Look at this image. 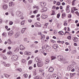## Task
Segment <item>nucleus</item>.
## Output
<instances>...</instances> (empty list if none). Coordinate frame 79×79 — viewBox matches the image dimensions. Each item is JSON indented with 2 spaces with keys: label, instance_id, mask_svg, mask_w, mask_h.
Returning a JSON list of instances; mask_svg holds the SVG:
<instances>
[{
  "label": "nucleus",
  "instance_id": "1",
  "mask_svg": "<svg viewBox=\"0 0 79 79\" xmlns=\"http://www.w3.org/2000/svg\"><path fill=\"white\" fill-rule=\"evenodd\" d=\"M18 59V56L16 55H15L12 57V60L13 61H16Z\"/></svg>",
  "mask_w": 79,
  "mask_h": 79
},
{
  "label": "nucleus",
  "instance_id": "2",
  "mask_svg": "<svg viewBox=\"0 0 79 79\" xmlns=\"http://www.w3.org/2000/svg\"><path fill=\"white\" fill-rule=\"evenodd\" d=\"M43 64H44L43 62L42 61H40L37 63V65L38 67H42L43 66Z\"/></svg>",
  "mask_w": 79,
  "mask_h": 79
},
{
  "label": "nucleus",
  "instance_id": "3",
  "mask_svg": "<svg viewBox=\"0 0 79 79\" xmlns=\"http://www.w3.org/2000/svg\"><path fill=\"white\" fill-rule=\"evenodd\" d=\"M60 61H61V63H64V64H65V63H68V61H66V60L64 58H62Z\"/></svg>",
  "mask_w": 79,
  "mask_h": 79
},
{
  "label": "nucleus",
  "instance_id": "4",
  "mask_svg": "<svg viewBox=\"0 0 79 79\" xmlns=\"http://www.w3.org/2000/svg\"><path fill=\"white\" fill-rule=\"evenodd\" d=\"M19 35H20V32H16L14 35V37H15V38H18Z\"/></svg>",
  "mask_w": 79,
  "mask_h": 79
},
{
  "label": "nucleus",
  "instance_id": "5",
  "mask_svg": "<svg viewBox=\"0 0 79 79\" xmlns=\"http://www.w3.org/2000/svg\"><path fill=\"white\" fill-rule=\"evenodd\" d=\"M14 32L13 31V30H10L8 33V35L9 36H12L13 35Z\"/></svg>",
  "mask_w": 79,
  "mask_h": 79
},
{
  "label": "nucleus",
  "instance_id": "6",
  "mask_svg": "<svg viewBox=\"0 0 79 79\" xmlns=\"http://www.w3.org/2000/svg\"><path fill=\"white\" fill-rule=\"evenodd\" d=\"M40 5L41 8H44V7H45L46 6V3L44 2H42L40 4Z\"/></svg>",
  "mask_w": 79,
  "mask_h": 79
},
{
  "label": "nucleus",
  "instance_id": "7",
  "mask_svg": "<svg viewBox=\"0 0 79 79\" xmlns=\"http://www.w3.org/2000/svg\"><path fill=\"white\" fill-rule=\"evenodd\" d=\"M35 26L36 27H41L42 25L39 22H36L35 23Z\"/></svg>",
  "mask_w": 79,
  "mask_h": 79
},
{
  "label": "nucleus",
  "instance_id": "8",
  "mask_svg": "<svg viewBox=\"0 0 79 79\" xmlns=\"http://www.w3.org/2000/svg\"><path fill=\"white\" fill-rule=\"evenodd\" d=\"M16 15L18 16H23V14L22 13L18 11L17 12Z\"/></svg>",
  "mask_w": 79,
  "mask_h": 79
},
{
  "label": "nucleus",
  "instance_id": "9",
  "mask_svg": "<svg viewBox=\"0 0 79 79\" xmlns=\"http://www.w3.org/2000/svg\"><path fill=\"white\" fill-rule=\"evenodd\" d=\"M66 11V12L67 13H69V6H67Z\"/></svg>",
  "mask_w": 79,
  "mask_h": 79
},
{
  "label": "nucleus",
  "instance_id": "10",
  "mask_svg": "<svg viewBox=\"0 0 79 79\" xmlns=\"http://www.w3.org/2000/svg\"><path fill=\"white\" fill-rule=\"evenodd\" d=\"M15 5V4L13 2H10L9 3V6H13Z\"/></svg>",
  "mask_w": 79,
  "mask_h": 79
},
{
  "label": "nucleus",
  "instance_id": "11",
  "mask_svg": "<svg viewBox=\"0 0 79 79\" xmlns=\"http://www.w3.org/2000/svg\"><path fill=\"white\" fill-rule=\"evenodd\" d=\"M47 10V7H44L42 9L41 11V12H45Z\"/></svg>",
  "mask_w": 79,
  "mask_h": 79
},
{
  "label": "nucleus",
  "instance_id": "12",
  "mask_svg": "<svg viewBox=\"0 0 79 79\" xmlns=\"http://www.w3.org/2000/svg\"><path fill=\"white\" fill-rule=\"evenodd\" d=\"M48 71L49 72H50V73H52V72H53V71H54V69H53V68L52 67H50Z\"/></svg>",
  "mask_w": 79,
  "mask_h": 79
},
{
  "label": "nucleus",
  "instance_id": "13",
  "mask_svg": "<svg viewBox=\"0 0 79 79\" xmlns=\"http://www.w3.org/2000/svg\"><path fill=\"white\" fill-rule=\"evenodd\" d=\"M2 7L4 10H6L8 8V6L6 4H5L2 6Z\"/></svg>",
  "mask_w": 79,
  "mask_h": 79
},
{
  "label": "nucleus",
  "instance_id": "14",
  "mask_svg": "<svg viewBox=\"0 0 79 79\" xmlns=\"http://www.w3.org/2000/svg\"><path fill=\"white\" fill-rule=\"evenodd\" d=\"M20 49L21 50H23L25 49V47L23 45H21L20 46Z\"/></svg>",
  "mask_w": 79,
  "mask_h": 79
},
{
  "label": "nucleus",
  "instance_id": "15",
  "mask_svg": "<svg viewBox=\"0 0 79 79\" xmlns=\"http://www.w3.org/2000/svg\"><path fill=\"white\" fill-rule=\"evenodd\" d=\"M42 18L43 19H46L48 17V16L47 15H45L44 14H42Z\"/></svg>",
  "mask_w": 79,
  "mask_h": 79
},
{
  "label": "nucleus",
  "instance_id": "16",
  "mask_svg": "<svg viewBox=\"0 0 79 79\" xmlns=\"http://www.w3.org/2000/svg\"><path fill=\"white\" fill-rule=\"evenodd\" d=\"M74 42H77V40H78V39L76 37H74L72 38Z\"/></svg>",
  "mask_w": 79,
  "mask_h": 79
},
{
  "label": "nucleus",
  "instance_id": "17",
  "mask_svg": "<svg viewBox=\"0 0 79 79\" xmlns=\"http://www.w3.org/2000/svg\"><path fill=\"white\" fill-rule=\"evenodd\" d=\"M62 58L61 56H58L57 57V59L58 60L60 61H61Z\"/></svg>",
  "mask_w": 79,
  "mask_h": 79
},
{
  "label": "nucleus",
  "instance_id": "18",
  "mask_svg": "<svg viewBox=\"0 0 79 79\" xmlns=\"http://www.w3.org/2000/svg\"><path fill=\"white\" fill-rule=\"evenodd\" d=\"M58 45L56 44L54 45L53 46V47L54 49H56V48H58Z\"/></svg>",
  "mask_w": 79,
  "mask_h": 79
},
{
  "label": "nucleus",
  "instance_id": "19",
  "mask_svg": "<svg viewBox=\"0 0 79 79\" xmlns=\"http://www.w3.org/2000/svg\"><path fill=\"white\" fill-rule=\"evenodd\" d=\"M51 60H56V57L55 56H52L51 57Z\"/></svg>",
  "mask_w": 79,
  "mask_h": 79
},
{
  "label": "nucleus",
  "instance_id": "20",
  "mask_svg": "<svg viewBox=\"0 0 79 79\" xmlns=\"http://www.w3.org/2000/svg\"><path fill=\"white\" fill-rule=\"evenodd\" d=\"M26 29V28H23L21 30V33H22V34H24V31H25V29Z\"/></svg>",
  "mask_w": 79,
  "mask_h": 79
},
{
  "label": "nucleus",
  "instance_id": "21",
  "mask_svg": "<svg viewBox=\"0 0 79 79\" xmlns=\"http://www.w3.org/2000/svg\"><path fill=\"white\" fill-rule=\"evenodd\" d=\"M59 34V35H63L64 34V33L62 31H60L58 32Z\"/></svg>",
  "mask_w": 79,
  "mask_h": 79
},
{
  "label": "nucleus",
  "instance_id": "22",
  "mask_svg": "<svg viewBox=\"0 0 79 79\" xmlns=\"http://www.w3.org/2000/svg\"><path fill=\"white\" fill-rule=\"evenodd\" d=\"M7 43L9 44H11V40L10 39H9L8 40Z\"/></svg>",
  "mask_w": 79,
  "mask_h": 79
},
{
  "label": "nucleus",
  "instance_id": "23",
  "mask_svg": "<svg viewBox=\"0 0 79 79\" xmlns=\"http://www.w3.org/2000/svg\"><path fill=\"white\" fill-rule=\"evenodd\" d=\"M75 74V73H70V77H73V76H74Z\"/></svg>",
  "mask_w": 79,
  "mask_h": 79
},
{
  "label": "nucleus",
  "instance_id": "24",
  "mask_svg": "<svg viewBox=\"0 0 79 79\" xmlns=\"http://www.w3.org/2000/svg\"><path fill=\"white\" fill-rule=\"evenodd\" d=\"M76 0H74L72 2V5H74L75 4H76Z\"/></svg>",
  "mask_w": 79,
  "mask_h": 79
},
{
  "label": "nucleus",
  "instance_id": "25",
  "mask_svg": "<svg viewBox=\"0 0 79 79\" xmlns=\"http://www.w3.org/2000/svg\"><path fill=\"white\" fill-rule=\"evenodd\" d=\"M4 66H6L7 67H9V66H11V65L10 64H5Z\"/></svg>",
  "mask_w": 79,
  "mask_h": 79
},
{
  "label": "nucleus",
  "instance_id": "26",
  "mask_svg": "<svg viewBox=\"0 0 79 79\" xmlns=\"http://www.w3.org/2000/svg\"><path fill=\"white\" fill-rule=\"evenodd\" d=\"M26 61V60L24 59H22V62L23 63H25Z\"/></svg>",
  "mask_w": 79,
  "mask_h": 79
},
{
  "label": "nucleus",
  "instance_id": "27",
  "mask_svg": "<svg viewBox=\"0 0 79 79\" xmlns=\"http://www.w3.org/2000/svg\"><path fill=\"white\" fill-rule=\"evenodd\" d=\"M66 16V14H63L62 15V18H64V17Z\"/></svg>",
  "mask_w": 79,
  "mask_h": 79
},
{
  "label": "nucleus",
  "instance_id": "28",
  "mask_svg": "<svg viewBox=\"0 0 79 79\" xmlns=\"http://www.w3.org/2000/svg\"><path fill=\"white\" fill-rule=\"evenodd\" d=\"M2 35L3 36H4L5 37H6V32H4L2 33Z\"/></svg>",
  "mask_w": 79,
  "mask_h": 79
},
{
  "label": "nucleus",
  "instance_id": "29",
  "mask_svg": "<svg viewBox=\"0 0 79 79\" xmlns=\"http://www.w3.org/2000/svg\"><path fill=\"white\" fill-rule=\"evenodd\" d=\"M49 62H50V60H46V62H45V64H48V63H49Z\"/></svg>",
  "mask_w": 79,
  "mask_h": 79
},
{
  "label": "nucleus",
  "instance_id": "30",
  "mask_svg": "<svg viewBox=\"0 0 79 79\" xmlns=\"http://www.w3.org/2000/svg\"><path fill=\"white\" fill-rule=\"evenodd\" d=\"M72 64H73L74 65L77 64V63H76V62L74 61H72Z\"/></svg>",
  "mask_w": 79,
  "mask_h": 79
},
{
  "label": "nucleus",
  "instance_id": "31",
  "mask_svg": "<svg viewBox=\"0 0 79 79\" xmlns=\"http://www.w3.org/2000/svg\"><path fill=\"white\" fill-rule=\"evenodd\" d=\"M55 15V11H54V10H52V14H51V16H52V15Z\"/></svg>",
  "mask_w": 79,
  "mask_h": 79
},
{
  "label": "nucleus",
  "instance_id": "32",
  "mask_svg": "<svg viewBox=\"0 0 79 79\" xmlns=\"http://www.w3.org/2000/svg\"><path fill=\"white\" fill-rule=\"evenodd\" d=\"M13 24V22L12 21H10L9 23V25H12Z\"/></svg>",
  "mask_w": 79,
  "mask_h": 79
},
{
  "label": "nucleus",
  "instance_id": "33",
  "mask_svg": "<svg viewBox=\"0 0 79 79\" xmlns=\"http://www.w3.org/2000/svg\"><path fill=\"white\" fill-rule=\"evenodd\" d=\"M23 76L25 77V78H27V74H24Z\"/></svg>",
  "mask_w": 79,
  "mask_h": 79
},
{
  "label": "nucleus",
  "instance_id": "34",
  "mask_svg": "<svg viewBox=\"0 0 79 79\" xmlns=\"http://www.w3.org/2000/svg\"><path fill=\"white\" fill-rule=\"evenodd\" d=\"M48 52H50L52 51V49H48L47 50Z\"/></svg>",
  "mask_w": 79,
  "mask_h": 79
},
{
  "label": "nucleus",
  "instance_id": "35",
  "mask_svg": "<svg viewBox=\"0 0 79 79\" xmlns=\"http://www.w3.org/2000/svg\"><path fill=\"white\" fill-rule=\"evenodd\" d=\"M19 50V49L18 48H16L14 52H18Z\"/></svg>",
  "mask_w": 79,
  "mask_h": 79
},
{
  "label": "nucleus",
  "instance_id": "36",
  "mask_svg": "<svg viewBox=\"0 0 79 79\" xmlns=\"http://www.w3.org/2000/svg\"><path fill=\"white\" fill-rule=\"evenodd\" d=\"M12 53V52L9 51V52H7V55H10Z\"/></svg>",
  "mask_w": 79,
  "mask_h": 79
},
{
  "label": "nucleus",
  "instance_id": "37",
  "mask_svg": "<svg viewBox=\"0 0 79 79\" xmlns=\"http://www.w3.org/2000/svg\"><path fill=\"white\" fill-rule=\"evenodd\" d=\"M38 11L37 10H35L34 11H33V13L34 14H35V13H37Z\"/></svg>",
  "mask_w": 79,
  "mask_h": 79
},
{
  "label": "nucleus",
  "instance_id": "38",
  "mask_svg": "<svg viewBox=\"0 0 79 79\" xmlns=\"http://www.w3.org/2000/svg\"><path fill=\"white\" fill-rule=\"evenodd\" d=\"M24 23H25L24 20L21 23V24L22 25H24Z\"/></svg>",
  "mask_w": 79,
  "mask_h": 79
},
{
  "label": "nucleus",
  "instance_id": "39",
  "mask_svg": "<svg viewBox=\"0 0 79 79\" xmlns=\"http://www.w3.org/2000/svg\"><path fill=\"white\" fill-rule=\"evenodd\" d=\"M28 63H29V64H32V60H30Z\"/></svg>",
  "mask_w": 79,
  "mask_h": 79
},
{
  "label": "nucleus",
  "instance_id": "40",
  "mask_svg": "<svg viewBox=\"0 0 79 79\" xmlns=\"http://www.w3.org/2000/svg\"><path fill=\"white\" fill-rule=\"evenodd\" d=\"M3 1L4 3H7L8 2V0H3Z\"/></svg>",
  "mask_w": 79,
  "mask_h": 79
},
{
  "label": "nucleus",
  "instance_id": "41",
  "mask_svg": "<svg viewBox=\"0 0 79 79\" xmlns=\"http://www.w3.org/2000/svg\"><path fill=\"white\" fill-rule=\"evenodd\" d=\"M41 39H45V35H41Z\"/></svg>",
  "mask_w": 79,
  "mask_h": 79
},
{
  "label": "nucleus",
  "instance_id": "42",
  "mask_svg": "<svg viewBox=\"0 0 79 79\" xmlns=\"http://www.w3.org/2000/svg\"><path fill=\"white\" fill-rule=\"evenodd\" d=\"M51 42H52V43H56V41H55L53 40H51Z\"/></svg>",
  "mask_w": 79,
  "mask_h": 79
},
{
  "label": "nucleus",
  "instance_id": "43",
  "mask_svg": "<svg viewBox=\"0 0 79 79\" xmlns=\"http://www.w3.org/2000/svg\"><path fill=\"white\" fill-rule=\"evenodd\" d=\"M67 39L70 40V39H71V37L70 36H69L67 37Z\"/></svg>",
  "mask_w": 79,
  "mask_h": 79
},
{
  "label": "nucleus",
  "instance_id": "44",
  "mask_svg": "<svg viewBox=\"0 0 79 79\" xmlns=\"http://www.w3.org/2000/svg\"><path fill=\"white\" fill-rule=\"evenodd\" d=\"M75 13L76 15H77V16H79V12L78 11H76V12H75Z\"/></svg>",
  "mask_w": 79,
  "mask_h": 79
},
{
  "label": "nucleus",
  "instance_id": "45",
  "mask_svg": "<svg viewBox=\"0 0 79 79\" xmlns=\"http://www.w3.org/2000/svg\"><path fill=\"white\" fill-rule=\"evenodd\" d=\"M27 53H28L27 52L25 51L24 52V55H27Z\"/></svg>",
  "mask_w": 79,
  "mask_h": 79
},
{
  "label": "nucleus",
  "instance_id": "46",
  "mask_svg": "<svg viewBox=\"0 0 79 79\" xmlns=\"http://www.w3.org/2000/svg\"><path fill=\"white\" fill-rule=\"evenodd\" d=\"M60 15L58 14L57 15V18H60Z\"/></svg>",
  "mask_w": 79,
  "mask_h": 79
},
{
  "label": "nucleus",
  "instance_id": "47",
  "mask_svg": "<svg viewBox=\"0 0 79 79\" xmlns=\"http://www.w3.org/2000/svg\"><path fill=\"white\" fill-rule=\"evenodd\" d=\"M47 26H48V23H45L44 25V26H46V27H47Z\"/></svg>",
  "mask_w": 79,
  "mask_h": 79
},
{
  "label": "nucleus",
  "instance_id": "48",
  "mask_svg": "<svg viewBox=\"0 0 79 79\" xmlns=\"http://www.w3.org/2000/svg\"><path fill=\"white\" fill-rule=\"evenodd\" d=\"M31 55V52H29L27 53V55L28 56H29L30 55Z\"/></svg>",
  "mask_w": 79,
  "mask_h": 79
},
{
  "label": "nucleus",
  "instance_id": "49",
  "mask_svg": "<svg viewBox=\"0 0 79 79\" xmlns=\"http://www.w3.org/2000/svg\"><path fill=\"white\" fill-rule=\"evenodd\" d=\"M35 79H39V76H37L35 77Z\"/></svg>",
  "mask_w": 79,
  "mask_h": 79
},
{
  "label": "nucleus",
  "instance_id": "50",
  "mask_svg": "<svg viewBox=\"0 0 79 79\" xmlns=\"http://www.w3.org/2000/svg\"><path fill=\"white\" fill-rule=\"evenodd\" d=\"M60 4H61V3H60V2H57V5H60Z\"/></svg>",
  "mask_w": 79,
  "mask_h": 79
},
{
  "label": "nucleus",
  "instance_id": "51",
  "mask_svg": "<svg viewBox=\"0 0 79 79\" xmlns=\"http://www.w3.org/2000/svg\"><path fill=\"white\" fill-rule=\"evenodd\" d=\"M32 69V67L31 66L29 67V69H30V70H31Z\"/></svg>",
  "mask_w": 79,
  "mask_h": 79
},
{
  "label": "nucleus",
  "instance_id": "52",
  "mask_svg": "<svg viewBox=\"0 0 79 79\" xmlns=\"http://www.w3.org/2000/svg\"><path fill=\"white\" fill-rule=\"evenodd\" d=\"M71 16H72V15H71V14H69V15H68V17H69V18H71Z\"/></svg>",
  "mask_w": 79,
  "mask_h": 79
},
{
  "label": "nucleus",
  "instance_id": "53",
  "mask_svg": "<svg viewBox=\"0 0 79 79\" xmlns=\"http://www.w3.org/2000/svg\"><path fill=\"white\" fill-rule=\"evenodd\" d=\"M18 70L19 71V72H21V71H22V69H18Z\"/></svg>",
  "mask_w": 79,
  "mask_h": 79
},
{
  "label": "nucleus",
  "instance_id": "54",
  "mask_svg": "<svg viewBox=\"0 0 79 79\" xmlns=\"http://www.w3.org/2000/svg\"><path fill=\"white\" fill-rule=\"evenodd\" d=\"M75 71V69H73L72 70H71V71L72 72H74V71Z\"/></svg>",
  "mask_w": 79,
  "mask_h": 79
},
{
  "label": "nucleus",
  "instance_id": "55",
  "mask_svg": "<svg viewBox=\"0 0 79 79\" xmlns=\"http://www.w3.org/2000/svg\"><path fill=\"white\" fill-rule=\"evenodd\" d=\"M73 8L74 10L75 11H76V10H77V9H76V7H73Z\"/></svg>",
  "mask_w": 79,
  "mask_h": 79
},
{
  "label": "nucleus",
  "instance_id": "56",
  "mask_svg": "<svg viewBox=\"0 0 79 79\" xmlns=\"http://www.w3.org/2000/svg\"><path fill=\"white\" fill-rule=\"evenodd\" d=\"M28 22H29V23H31L32 22V20L31 19H29L28 20Z\"/></svg>",
  "mask_w": 79,
  "mask_h": 79
},
{
  "label": "nucleus",
  "instance_id": "57",
  "mask_svg": "<svg viewBox=\"0 0 79 79\" xmlns=\"http://www.w3.org/2000/svg\"><path fill=\"white\" fill-rule=\"evenodd\" d=\"M38 34L39 35H41V34H42V32H39Z\"/></svg>",
  "mask_w": 79,
  "mask_h": 79
},
{
  "label": "nucleus",
  "instance_id": "58",
  "mask_svg": "<svg viewBox=\"0 0 79 79\" xmlns=\"http://www.w3.org/2000/svg\"><path fill=\"white\" fill-rule=\"evenodd\" d=\"M38 52H39V51H38V50H36L35 51V53H37Z\"/></svg>",
  "mask_w": 79,
  "mask_h": 79
},
{
  "label": "nucleus",
  "instance_id": "59",
  "mask_svg": "<svg viewBox=\"0 0 79 79\" xmlns=\"http://www.w3.org/2000/svg\"><path fill=\"white\" fill-rule=\"evenodd\" d=\"M60 10H62V9H63V6H60Z\"/></svg>",
  "mask_w": 79,
  "mask_h": 79
},
{
  "label": "nucleus",
  "instance_id": "60",
  "mask_svg": "<svg viewBox=\"0 0 79 79\" xmlns=\"http://www.w3.org/2000/svg\"><path fill=\"white\" fill-rule=\"evenodd\" d=\"M71 13L73 14L74 13V10H72Z\"/></svg>",
  "mask_w": 79,
  "mask_h": 79
},
{
  "label": "nucleus",
  "instance_id": "61",
  "mask_svg": "<svg viewBox=\"0 0 79 79\" xmlns=\"http://www.w3.org/2000/svg\"><path fill=\"white\" fill-rule=\"evenodd\" d=\"M24 41H25V42H26V41H27V38H25L24 39Z\"/></svg>",
  "mask_w": 79,
  "mask_h": 79
},
{
  "label": "nucleus",
  "instance_id": "62",
  "mask_svg": "<svg viewBox=\"0 0 79 79\" xmlns=\"http://www.w3.org/2000/svg\"><path fill=\"white\" fill-rule=\"evenodd\" d=\"M45 48H48V45H45L44 46Z\"/></svg>",
  "mask_w": 79,
  "mask_h": 79
},
{
  "label": "nucleus",
  "instance_id": "63",
  "mask_svg": "<svg viewBox=\"0 0 79 79\" xmlns=\"http://www.w3.org/2000/svg\"><path fill=\"white\" fill-rule=\"evenodd\" d=\"M62 5H65V3L64 2H63L62 3Z\"/></svg>",
  "mask_w": 79,
  "mask_h": 79
},
{
  "label": "nucleus",
  "instance_id": "64",
  "mask_svg": "<svg viewBox=\"0 0 79 79\" xmlns=\"http://www.w3.org/2000/svg\"><path fill=\"white\" fill-rule=\"evenodd\" d=\"M37 19L38 21H40V18H37Z\"/></svg>",
  "mask_w": 79,
  "mask_h": 79
}]
</instances>
